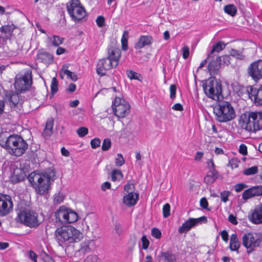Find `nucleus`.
<instances>
[{"label": "nucleus", "instance_id": "obj_6", "mask_svg": "<svg viewBox=\"0 0 262 262\" xmlns=\"http://www.w3.org/2000/svg\"><path fill=\"white\" fill-rule=\"evenodd\" d=\"M37 213L30 209H23L19 211L16 220L29 227H35L39 225Z\"/></svg>", "mask_w": 262, "mask_h": 262}, {"label": "nucleus", "instance_id": "obj_17", "mask_svg": "<svg viewBox=\"0 0 262 262\" xmlns=\"http://www.w3.org/2000/svg\"><path fill=\"white\" fill-rule=\"evenodd\" d=\"M260 195H262V186H257L245 190L242 194V198L246 202L249 199Z\"/></svg>", "mask_w": 262, "mask_h": 262}, {"label": "nucleus", "instance_id": "obj_45", "mask_svg": "<svg viewBox=\"0 0 262 262\" xmlns=\"http://www.w3.org/2000/svg\"><path fill=\"white\" fill-rule=\"evenodd\" d=\"M111 146V141L110 139H105L102 143V149L103 151L107 150Z\"/></svg>", "mask_w": 262, "mask_h": 262}, {"label": "nucleus", "instance_id": "obj_29", "mask_svg": "<svg viewBox=\"0 0 262 262\" xmlns=\"http://www.w3.org/2000/svg\"><path fill=\"white\" fill-rule=\"evenodd\" d=\"M241 243L238 241L237 235L232 234L230 237L229 247L231 251H237L240 248Z\"/></svg>", "mask_w": 262, "mask_h": 262}, {"label": "nucleus", "instance_id": "obj_55", "mask_svg": "<svg viewBox=\"0 0 262 262\" xmlns=\"http://www.w3.org/2000/svg\"><path fill=\"white\" fill-rule=\"evenodd\" d=\"M105 19L103 16H99L96 19V23L98 27H102L104 26Z\"/></svg>", "mask_w": 262, "mask_h": 262}, {"label": "nucleus", "instance_id": "obj_16", "mask_svg": "<svg viewBox=\"0 0 262 262\" xmlns=\"http://www.w3.org/2000/svg\"><path fill=\"white\" fill-rule=\"evenodd\" d=\"M247 91L249 97L254 100L256 105H262V86H260L259 89L250 86Z\"/></svg>", "mask_w": 262, "mask_h": 262}, {"label": "nucleus", "instance_id": "obj_62", "mask_svg": "<svg viewBox=\"0 0 262 262\" xmlns=\"http://www.w3.org/2000/svg\"><path fill=\"white\" fill-rule=\"evenodd\" d=\"M111 187V184L108 182L103 183L101 186V188L103 191H105L106 189H109Z\"/></svg>", "mask_w": 262, "mask_h": 262}, {"label": "nucleus", "instance_id": "obj_63", "mask_svg": "<svg viewBox=\"0 0 262 262\" xmlns=\"http://www.w3.org/2000/svg\"><path fill=\"white\" fill-rule=\"evenodd\" d=\"M207 165L208 168L209 169V170H216L215 169V165H214V164L212 160H211V159L208 160L207 162Z\"/></svg>", "mask_w": 262, "mask_h": 262}, {"label": "nucleus", "instance_id": "obj_27", "mask_svg": "<svg viewBox=\"0 0 262 262\" xmlns=\"http://www.w3.org/2000/svg\"><path fill=\"white\" fill-rule=\"evenodd\" d=\"M159 262H176V258L174 254L169 252H161L158 256Z\"/></svg>", "mask_w": 262, "mask_h": 262}, {"label": "nucleus", "instance_id": "obj_33", "mask_svg": "<svg viewBox=\"0 0 262 262\" xmlns=\"http://www.w3.org/2000/svg\"><path fill=\"white\" fill-rule=\"evenodd\" d=\"M224 10L225 12L231 16H234L237 13L236 7L233 4H229L225 6Z\"/></svg>", "mask_w": 262, "mask_h": 262}, {"label": "nucleus", "instance_id": "obj_61", "mask_svg": "<svg viewBox=\"0 0 262 262\" xmlns=\"http://www.w3.org/2000/svg\"><path fill=\"white\" fill-rule=\"evenodd\" d=\"M228 221L233 225H237L238 223L236 217L232 214L229 215Z\"/></svg>", "mask_w": 262, "mask_h": 262}, {"label": "nucleus", "instance_id": "obj_47", "mask_svg": "<svg viewBox=\"0 0 262 262\" xmlns=\"http://www.w3.org/2000/svg\"><path fill=\"white\" fill-rule=\"evenodd\" d=\"M231 192L229 191H224L220 194V198L222 202L226 203L228 201V197L230 195Z\"/></svg>", "mask_w": 262, "mask_h": 262}, {"label": "nucleus", "instance_id": "obj_25", "mask_svg": "<svg viewBox=\"0 0 262 262\" xmlns=\"http://www.w3.org/2000/svg\"><path fill=\"white\" fill-rule=\"evenodd\" d=\"M68 210L69 209L64 206L60 207L55 213L56 219L62 223H66Z\"/></svg>", "mask_w": 262, "mask_h": 262}, {"label": "nucleus", "instance_id": "obj_58", "mask_svg": "<svg viewBox=\"0 0 262 262\" xmlns=\"http://www.w3.org/2000/svg\"><path fill=\"white\" fill-rule=\"evenodd\" d=\"M230 56L235 57L237 58H240L241 57V53L239 51L232 49L230 52Z\"/></svg>", "mask_w": 262, "mask_h": 262}, {"label": "nucleus", "instance_id": "obj_53", "mask_svg": "<svg viewBox=\"0 0 262 262\" xmlns=\"http://www.w3.org/2000/svg\"><path fill=\"white\" fill-rule=\"evenodd\" d=\"M134 186L133 184L127 183L124 186V191H126L127 193L130 192H133L134 190Z\"/></svg>", "mask_w": 262, "mask_h": 262}, {"label": "nucleus", "instance_id": "obj_57", "mask_svg": "<svg viewBox=\"0 0 262 262\" xmlns=\"http://www.w3.org/2000/svg\"><path fill=\"white\" fill-rule=\"evenodd\" d=\"M183 57L184 59H187L189 55V49L187 46H184L182 49Z\"/></svg>", "mask_w": 262, "mask_h": 262}, {"label": "nucleus", "instance_id": "obj_51", "mask_svg": "<svg viewBox=\"0 0 262 262\" xmlns=\"http://www.w3.org/2000/svg\"><path fill=\"white\" fill-rule=\"evenodd\" d=\"M142 243V248L144 249H146L149 246V241L146 238V236L143 235L141 238Z\"/></svg>", "mask_w": 262, "mask_h": 262}, {"label": "nucleus", "instance_id": "obj_31", "mask_svg": "<svg viewBox=\"0 0 262 262\" xmlns=\"http://www.w3.org/2000/svg\"><path fill=\"white\" fill-rule=\"evenodd\" d=\"M3 54L4 56H16L18 53V50L17 49H12L11 47L9 48L7 46L3 47Z\"/></svg>", "mask_w": 262, "mask_h": 262}, {"label": "nucleus", "instance_id": "obj_52", "mask_svg": "<svg viewBox=\"0 0 262 262\" xmlns=\"http://www.w3.org/2000/svg\"><path fill=\"white\" fill-rule=\"evenodd\" d=\"M235 190L237 192H239L243 190L244 188L247 187V185L244 183H239L235 185Z\"/></svg>", "mask_w": 262, "mask_h": 262}, {"label": "nucleus", "instance_id": "obj_42", "mask_svg": "<svg viewBox=\"0 0 262 262\" xmlns=\"http://www.w3.org/2000/svg\"><path fill=\"white\" fill-rule=\"evenodd\" d=\"M127 75L130 79L140 80L139 78L141 77L140 74L132 70L127 71Z\"/></svg>", "mask_w": 262, "mask_h": 262}, {"label": "nucleus", "instance_id": "obj_49", "mask_svg": "<svg viewBox=\"0 0 262 262\" xmlns=\"http://www.w3.org/2000/svg\"><path fill=\"white\" fill-rule=\"evenodd\" d=\"M77 133L80 137H82L85 136L88 134V129L86 127H81L77 129Z\"/></svg>", "mask_w": 262, "mask_h": 262}, {"label": "nucleus", "instance_id": "obj_18", "mask_svg": "<svg viewBox=\"0 0 262 262\" xmlns=\"http://www.w3.org/2000/svg\"><path fill=\"white\" fill-rule=\"evenodd\" d=\"M249 220L254 224L262 223V204L257 205L253 210L251 211L248 215Z\"/></svg>", "mask_w": 262, "mask_h": 262}, {"label": "nucleus", "instance_id": "obj_59", "mask_svg": "<svg viewBox=\"0 0 262 262\" xmlns=\"http://www.w3.org/2000/svg\"><path fill=\"white\" fill-rule=\"evenodd\" d=\"M239 151L241 154L243 155H246L247 154V148L246 145L244 144H242L239 146Z\"/></svg>", "mask_w": 262, "mask_h": 262}, {"label": "nucleus", "instance_id": "obj_7", "mask_svg": "<svg viewBox=\"0 0 262 262\" xmlns=\"http://www.w3.org/2000/svg\"><path fill=\"white\" fill-rule=\"evenodd\" d=\"M67 7L69 14L75 21L80 20L85 16V10L79 0L71 1Z\"/></svg>", "mask_w": 262, "mask_h": 262}, {"label": "nucleus", "instance_id": "obj_13", "mask_svg": "<svg viewBox=\"0 0 262 262\" xmlns=\"http://www.w3.org/2000/svg\"><path fill=\"white\" fill-rule=\"evenodd\" d=\"M13 203L11 198L8 195H0V216L7 215L12 209Z\"/></svg>", "mask_w": 262, "mask_h": 262}, {"label": "nucleus", "instance_id": "obj_14", "mask_svg": "<svg viewBox=\"0 0 262 262\" xmlns=\"http://www.w3.org/2000/svg\"><path fill=\"white\" fill-rule=\"evenodd\" d=\"M248 74L255 81L262 78V60L255 61L249 66Z\"/></svg>", "mask_w": 262, "mask_h": 262}, {"label": "nucleus", "instance_id": "obj_32", "mask_svg": "<svg viewBox=\"0 0 262 262\" xmlns=\"http://www.w3.org/2000/svg\"><path fill=\"white\" fill-rule=\"evenodd\" d=\"M78 216L76 212L69 209L66 223H72L78 220Z\"/></svg>", "mask_w": 262, "mask_h": 262}, {"label": "nucleus", "instance_id": "obj_4", "mask_svg": "<svg viewBox=\"0 0 262 262\" xmlns=\"http://www.w3.org/2000/svg\"><path fill=\"white\" fill-rule=\"evenodd\" d=\"M55 237L59 244L65 242L72 243L79 242L83 237V234L72 226H64L58 227L55 231Z\"/></svg>", "mask_w": 262, "mask_h": 262}, {"label": "nucleus", "instance_id": "obj_54", "mask_svg": "<svg viewBox=\"0 0 262 262\" xmlns=\"http://www.w3.org/2000/svg\"><path fill=\"white\" fill-rule=\"evenodd\" d=\"M97 261L98 258L94 255H90L84 259V262H97Z\"/></svg>", "mask_w": 262, "mask_h": 262}, {"label": "nucleus", "instance_id": "obj_39", "mask_svg": "<svg viewBox=\"0 0 262 262\" xmlns=\"http://www.w3.org/2000/svg\"><path fill=\"white\" fill-rule=\"evenodd\" d=\"M51 89V93L53 94L57 93L58 90V81L55 77L53 78L52 79Z\"/></svg>", "mask_w": 262, "mask_h": 262}, {"label": "nucleus", "instance_id": "obj_1", "mask_svg": "<svg viewBox=\"0 0 262 262\" xmlns=\"http://www.w3.org/2000/svg\"><path fill=\"white\" fill-rule=\"evenodd\" d=\"M55 177L54 170L50 167L41 173L31 172L28 179L35 191L40 195H43L48 193L51 181L54 180Z\"/></svg>", "mask_w": 262, "mask_h": 262}, {"label": "nucleus", "instance_id": "obj_15", "mask_svg": "<svg viewBox=\"0 0 262 262\" xmlns=\"http://www.w3.org/2000/svg\"><path fill=\"white\" fill-rule=\"evenodd\" d=\"M114 64V62L107 57L99 60L97 65L96 71L97 74L101 76H104L105 74V71L106 70L116 67Z\"/></svg>", "mask_w": 262, "mask_h": 262}, {"label": "nucleus", "instance_id": "obj_44", "mask_svg": "<svg viewBox=\"0 0 262 262\" xmlns=\"http://www.w3.org/2000/svg\"><path fill=\"white\" fill-rule=\"evenodd\" d=\"M170 206L168 203L165 204L163 207V214L165 218L167 217L170 215Z\"/></svg>", "mask_w": 262, "mask_h": 262}, {"label": "nucleus", "instance_id": "obj_36", "mask_svg": "<svg viewBox=\"0 0 262 262\" xmlns=\"http://www.w3.org/2000/svg\"><path fill=\"white\" fill-rule=\"evenodd\" d=\"M258 172V167L256 166L245 169L243 171V174L246 176H250Z\"/></svg>", "mask_w": 262, "mask_h": 262}, {"label": "nucleus", "instance_id": "obj_40", "mask_svg": "<svg viewBox=\"0 0 262 262\" xmlns=\"http://www.w3.org/2000/svg\"><path fill=\"white\" fill-rule=\"evenodd\" d=\"M64 199V196L62 193L58 192L54 196V203L55 204H60Z\"/></svg>", "mask_w": 262, "mask_h": 262}, {"label": "nucleus", "instance_id": "obj_24", "mask_svg": "<svg viewBox=\"0 0 262 262\" xmlns=\"http://www.w3.org/2000/svg\"><path fill=\"white\" fill-rule=\"evenodd\" d=\"M152 37L151 36H141L138 41L135 45L136 49H142L145 46H148L152 42Z\"/></svg>", "mask_w": 262, "mask_h": 262}, {"label": "nucleus", "instance_id": "obj_38", "mask_svg": "<svg viewBox=\"0 0 262 262\" xmlns=\"http://www.w3.org/2000/svg\"><path fill=\"white\" fill-rule=\"evenodd\" d=\"M115 165L116 166L120 167L125 163V160L121 154H118L115 158Z\"/></svg>", "mask_w": 262, "mask_h": 262}, {"label": "nucleus", "instance_id": "obj_5", "mask_svg": "<svg viewBox=\"0 0 262 262\" xmlns=\"http://www.w3.org/2000/svg\"><path fill=\"white\" fill-rule=\"evenodd\" d=\"M213 113L216 120L220 122H227L235 118V113L232 105L228 102H220L214 108Z\"/></svg>", "mask_w": 262, "mask_h": 262}, {"label": "nucleus", "instance_id": "obj_46", "mask_svg": "<svg viewBox=\"0 0 262 262\" xmlns=\"http://www.w3.org/2000/svg\"><path fill=\"white\" fill-rule=\"evenodd\" d=\"M63 40V38L55 35L53 37L52 45L55 47H58L62 43Z\"/></svg>", "mask_w": 262, "mask_h": 262}, {"label": "nucleus", "instance_id": "obj_8", "mask_svg": "<svg viewBox=\"0 0 262 262\" xmlns=\"http://www.w3.org/2000/svg\"><path fill=\"white\" fill-rule=\"evenodd\" d=\"M203 90L208 97L214 100L219 99L220 95L222 94L221 83L211 78L209 79L203 85Z\"/></svg>", "mask_w": 262, "mask_h": 262}, {"label": "nucleus", "instance_id": "obj_28", "mask_svg": "<svg viewBox=\"0 0 262 262\" xmlns=\"http://www.w3.org/2000/svg\"><path fill=\"white\" fill-rule=\"evenodd\" d=\"M54 125V119L53 118H49L46 122L42 135L45 137H49L53 134V127Z\"/></svg>", "mask_w": 262, "mask_h": 262}, {"label": "nucleus", "instance_id": "obj_50", "mask_svg": "<svg viewBox=\"0 0 262 262\" xmlns=\"http://www.w3.org/2000/svg\"><path fill=\"white\" fill-rule=\"evenodd\" d=\"M101 141L98 138H95L91 140V145L92 148H96L100 146Z\"/></svg>", "mask_w": 262, "mask_h": 262}, {"label": "nucleus", "instance_id": "obj_56", "mask_svg": "<svg viewBox=\"0 0 262 262\" xmlns=\"http://www.w3.org/2000/svg\"><path fill=\"white\" fill-rule=\"evenodd\" d=\"M176 86L174 84H172L170 86V97L173 99L176 97Z\"/></svg>", "mask_w": 262, "mask_h": 262}, {"label": "nucleus", "instance_id": "obj_60", "mask_svg": "<svg viewBox=\"0 0 262 262\" xmlns=\"http://www.w3.org/2000/svg\"><path fill=\"white\" fill-rule=\"evenodd\" d=\"M116 232L119 235H121L123 232V229L120 224L116 223L115 228Z\"/></svg>", "mask_w": 262, "mask_h": 262}, {"label": "nucleus", "instance_id": "obj_30", "mask_svg": "<svg viewBox=\"0 0 262 262\" xmlns=\"http://www.w3.org/2000/svg\"><path fill=\"white\" fill-rule=\"evenodd\" d=\"M226 47V44H225L223 41H219L214 45L213 46L212 50L208 54L207 58L210 59V58H214V55H211L214 52H220L222 50H223Z\"/></svg>", "mask_w": 262, "mask_h": 262}, {"label": "nucleus", "instance_id": "obj_43", "mask_svg": "<svg viewBox=\"0 0 262 262\" xmlns=\"http://www.w3.org/2000/svg\"><path fill=\"white\" fill-rule=\"evenodd\" d=\"M63 71V74H66L68 76V77L70 78L72 80L75 81L77 80V76L74 73L68 70V69H66Z\"/></svg>", "mask_w": 262, "mask_h": 262}, {"label": "nucleus", "instance_id": "obj_2", "mask_svg": "<svg viewBox=\"0 0 262 262\" xmlns=\"http://www.w3.org/2000/svg\"><path fill=\"white\" fill-rule=\"evenodd\" d=\"M238 123L241 127L248 132L262 129V112H249L242 114Z\"/></svg>", "mask_w": 262, "mask_h": 262}, {"label": "nucleus", "instance_id": "obj_34", "mask_svg": "<svg viewBox=\"0 0 262 262\" xmlns=\"http://www.w3.org/2000/svg\"><path fill=\"white\" fill-rule=\"evenodd\" d=\"M19 96L17 93H12L9 94V101L10 106L15 107L19 102Z\"/></svg>", "mask_w": 262, "mask_h": 262}, {"label": "nucleus", "instance_id": "obj_19", "mask_svg": "<svg viewBox=\"0 0 262 262\" xmlns=\"http://www.w3.org/2000/svg\"><path fill=\"white\" fill-rule=\"evenodd\" d=\"M16 27L13 24L4 25L0 28V38L3 39H10Z\"/></svg>", "mask_w": 262, "mask_h": 262}, {"label": "nucleus", "instance_id": "obj_22", "mask_svg": "<svg viewBox=\"0 0 262 262\" xmlns=\"http://www.w3.org/2000/svg\"><path fill=\"white\" fill-rule=\"evenodd\" d=\"M138 199V194L130 192L124 196L123 202L126 206L130 207L134 206L137 203Z\"/></svg>", "mask_w": 262, "mask_h": 262}, {"label": "nucleus", "instance_id": "obj_64", "mask_svg": "<svg viewBox=\"0 0 262 262\" xmlns=\"http://www.w3.org/2000/svg\"><path fill=\"white\" fill-rule=\"evenodd\" d=\"M208 202L205 198H203L201 199L200 205L202 208H203L204 209H206L208 207Z\"/></svg>", "mask_w": 262, "mask_h": 262}, {"label": "nucleus", "instance_id": "obj_35", "mask_svg": "<svg viewBox=\"0 0 262 262\" xmlns=\"http://www.w3.org/2000/svg\"><path fill=\"white\" fill-rule=\"evenodd\" d=\"M112 180L113 181H119L123 178V175L122 172L117 169H114L112 172Z\"/></svg>", "mask_w": 262, "mask_h": 262}, {"label": "nucleus", "instance_id": "obj_23", "mask_svg": "<svg viewBox=\"0 0 262 262\" xmlns=\"http://www.w3.org/2000/svg\"><path fill=\"white\" fill-rule=\"evenodd\" d=\"M37 59L45 64H49L53 61V57L52 54L43 50L38 51Z\"/></svg>", "mask_w": 262, "mask_h": 262}, {"label": "nucleus", "instance_id": "obj_9", "mask_svg": "<svg viewBox=\"0 0 262 262\" xmlns=\"http://www.w3.org/2000/svg\"><path fill=\"white\" fill-rule=\"evenodd\" d=\"M130 107L128 102L120 97H116L113 102V112L118 118L125 117L129 113Z\"/></svg>", "mask_w": 262, "mask_h": 262}, {"label": "nucleus", "instance_id": "obj_37", "mask_svg": "<svg viewBox=\"0 0 262 262\" xmlns=\"http://www.w3.org/2000/svg\"><path fill=\"white\" fill-rule=\"evenodd\" d=\"M128 34L127 31H124L121 38L122 48L124 51L126 50L127 49Z\"/></svg>", "mask_w": 262, "mask_h": 262}, {"label": "nucleus", "instance_id": "obj_20", "mask_svg": "<svg viewBox=\"0 0 262 262\" xmlns=\"http://www.w3.org/2000/svg\"><path fill=\"white\" fill-rule=\"evenodd\" d=\"M120 56L121 51L119 49L113 47L108 48L107 58L114 62L115 66H117Z\"/></svg>", "mask_w": 262, "mask_h": 262}, {"label": "nucleus", "instance_id": "obj_11", "mask_svg": "<svg viewBox=\"0 0 262 262\" xmlns=\"http://www.w3.org/2000/svg\"><path fill=\"white\" fill-rule=\"evenodd\" d=\"M32 83V73L28 71L23 75H17L15 77L14 86L19 92L27 91Z\"/></svg>", "mask_w": 262, "mask_h": 262}, {"label": "nucleus", "instance_id": "obj_48", "mask_svg": "<svg viewBox=\"0 0 262 262\" xmlns=\"http://www.w3.org/2000/svg\"><path fill=\"white\" fill-rule=\"evenodd\" d=\"M151 235L156 238L160 239L161 237L162 234L159 229L156 228H154L151 230Z\"/></svg>", "mask_w": 262, "mask_h": 262}, {"label": "nucleus", "instance_id": "obj_21", "mask_svg": "<svg viewBox=\"0 0 262 262\" xmlns=\"http://www.w3.org/2000/svg\"><path fill=\"white\" fill-rule=\"evenodd\" d=\"M211 58L212 59L209 61L208 66V71L211 75H214L220 69L222 63L218 59V57Z\"/></svg>", "mask_w": 262, "mask_h": 262}, {"label": "nucleus", "instance_id": "obj_12", "mask_svg": "<svg viewBox=\"0 0 262 262\" xmlns=\"http://www.w3.org/2000/svg\"><path fill=\"white\" fill-rule=\"evenodd\" d=\"M207 217L205 216L199 218H189L188 220L182 224L178 229V232L180 234L186 233L192 227L202 223H206Z\"/></svg>", "mask_w": 262, "mask_h": 262}, {"label": "nucleus", "instance_id": "obj_3", "mask_svg": "<svg viewBox=\"0 0 262 262\" xmlns=\"http://www.w3.org/2000/svg\"><path fill=\"white\" fill-rule=\"evenodd\" d=\"M2 146L9 154L17 157L23 155L28 147L27 142L21 136L16 135L9 136Z\"/></svg>", "mask_w": 262, "mask_h": 262}, {"label": "nucleus", "instance_id": "obj_10", "mask_svg": "<svg viewBox=\"0 0 262 262\" xmlns=\"http://www.w3.org/2000/svg\"><path fill=\"white\" fill-rule=\"evenodd\" d=\"M262 241V237L255 233H248L243 235L242 242L247 252L250 253L258 247Z\"/></svg>", "mask_w": 262, "mask_h": 262}, {"label": "nucleus", "instance_id": "obj_26", "mask_svg": "<svg viewBox=\"0 0 262 262\" xmlns=\"http://www.w3.org/2000/svg\"><path fill=\"white\" fill-rule=\"evenodd\" d=\"M219 178V173L216 170H210L204 179L207 184H211Z\"/></svg>", "mask_w": 262, "mask_h": 262}, {"label": "nucleus", "instance_id": "obj_41", "mask_svg": "<svg viewBox=\"0 0 262 262\" xmlns=\"http://www.w3.org/2000/svg\"><path fill=\"white\" fill-rule=\"evenodd\" d=\"M222 64L228 65L230 63V55H224L221 57H218Z\"/></svg>", "mask_w": 262, "mask_h": 262}]
</instances>
